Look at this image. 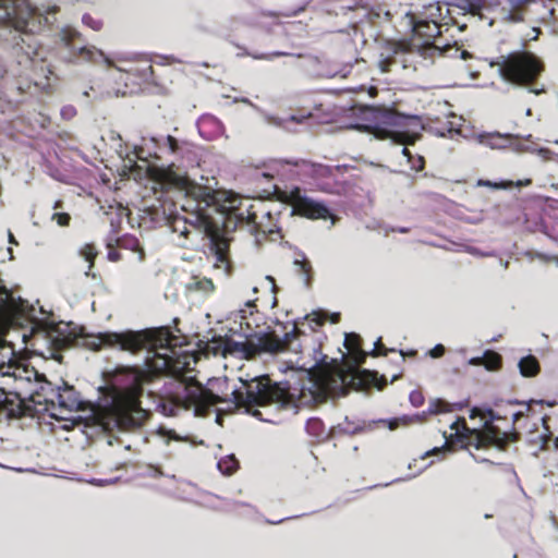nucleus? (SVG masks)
Listing matches in <instances>:
<instances>
[{"mask_svg": "<svg viewBox=\"0 0 558 558\" xmlns=\"http://www.w3.org/2000/svg\"><path fill=\"white\" fill-rule=\"evenodd\" d=\"M40 308L20 300L15 302L7 289L0 284V328L20 324L22 319L32 325V335L54 348L76 344L84 338V327L73 323L54 324L46 317L39 318ZM143 374L137 369L125 368L117 373L110 386L100 389L96 405L88 409L72 386L63 383L53 386L34 367L19 362L11 347L0 344V407L11 416H35L48 413L57 421H63L64 429L84 422L87 427L102 432H124L140 427L147 412L140 405L138 395Z\"/></svg>", "mask_w": 558, "mask_h": 558, "instance_id": "nucleus-1", "label": "nucleus"}, {"mask_svg": "<svg viewBox=\"0 0 558 558\" xmlns=\"http://www.w3.org/2000/svg\"><path fill=\"white\" fill-rule=\"evenodd\" d=\"M109 341L119 343L124 351L136 352L147 349L153 356H147L146 364L154 373H166L175 378H181L175 384V390L161 404L165 415H177L179 411H192L194 415H205L216 407L218 412H231L234 409L244 408L246 413L263 422L276 423V418L268 414L272 409L270 400L258 399L256 402L248 400L247 389L253 379L268 378V376H241V389L232 391V399L225 400L210 390L204 388L194 380L184 378L192 365L196 363L195 356L187 352L177 351L172 341L174 338L166 327L148 328L140 331L128 330L124 333L108 336Z\"/></svg>", "mask_w": 558, "mask_h": 558, "instance_id": "nucleus-2", "label": "nucleus"}, {"mask_svg": "<svg viewBox=\"0 0 558 558\" xmlns=\"http://www.w3.org/2000/svg\"><path fill=\"white\" fill-rule=\"evenodd\" d=\"M344 347L353 364H339L333 360L331 364L301 367L291 378L280 383H274L269 377L253 379L247 389L248 400L256 402L258 399H268L272 409L296 413L300 408L314 402L343 396L350 387L361 385L364 375H372L356 367L366 356L360 348L359 336L347 333Z\"/></svg>", "mask_w": 558, "mask_h": 558, "instance_id": "nucleus-3", "label": "nucleus"}, {"mask_svg": "<svg viewBox=\"0 0 558 558\" xmlns=\"http://www.w3.org/2000/svg\"><path fill=\"white\" fill-rule=\"evenodd\" d=\"M147 174L161 187H174L185 193V196L197 202L196 213L191 218L175 216L170 227L174 233L179 234L178 241L180 246H187L186 240L190 235L207 236L210 241V247L214 252L215 260L225 264L227 260V243L218 235L217 227L211 222L209 216L203 213L202 204L205 207L216 201L211 189L202 186L191 181L186 175L175 172L172 168H159L147 165Z\"/></svg>", "mask_w": 558, "mask_h": 558, "instance_id": "nucleus-4", "label": "nucleus"}, {"mask_svg": "<svg viewBox=\"0 0 558 558\" xmlns=\"http://www.w3.org/2000/svg\"><path fill=\"white\" fill-rule=\"evenodd\" d=\"M56 11V7L36 8L28 0H0V25L24 35L14 46L20 65L27 68L45 60L44 51L32 34L38 32L43 24L50 23L49 15Z\"/></svg>", "mask_w": 558, "mask_h": 558, "instance_id": "nucleus-5", "label": "nucleus"}, {"mask_svg": "<svg viewBox=\"0 0 558 558\" xmlns=\"http://www.w3.org/2000/svg\"><path fill=\"white\" fill-rule=\"evenodd\" d=\"M359 122L349 128L373 133L378 140H390L396 144L411 145L421 134L423 125L415 116H404L393 110L375 107L353 109Z\"/></svg>", "mask_w": 558, "mask_h": 558, "instance_id": "nucleus-6", "label": "nucleus"}, {"mask_svg": "<svg viewBox=\"0 0 558 558\" xmlns=\"http://www.w3.org/2000/svg\"><path fill=\"white\" fill-rule=\"evenodd\" d=\"M412 23L414 36L422 38L423 43L387 41L379 52L378 66L383 73L391 71L396 64H401L403 69L412 66L416 56L424 58L430 51L435 50L433 40L440 35V26L434 21H418Z\"/></svg>", "mask_w": 558, "mask_h": 558, "instance_id": "nucleus-7", "label": "nucleus"}, {"mask_svg": "<svg viewBox=\"0 0 558 558\" xmlns=\"http://www.w3.org/2000/svg\"><path fill=\"white\" fill-rule=\"evenodd\" d=\"M481 417L483 421L482 427L469 428L463 417L457 418L450 425L452 433L450 437L454 436L460 441H466L468 445L474 446L476 449L494 446L502 449L508 441V434L500 432L495 427L492 422L495 415L492 410L486 412L474 408L471 410L470 418Z\"/></svg>", "mask_w": 558, "mask_h": 558, "instance_id": "nucleus-8", "label": "nucleus"}, {"mask_svg": "<svg viewBox=\"0 0 558 558\" xmlns=\"http://www.w3.org/2000/svg\"><path fill=\"white\" fill-rule=\"evenodd\" d=\"M298 331L295 328L291 332H287L283 339L278 336L263 335L245 341L229 340L225 343L223 354H231L243 359H252L260 352H279L284 350L296 351L299 344L294 343Z\"/></svg>", "mask_w": 558, "mask_h": 558, "instance_id": "nucleus-9", "label": "nucleus"}, {"mask_svg": "<svg viewBox=\"0 0 558 558\" xmlns=\"http://www.w3.org/2000/svg\"><path fill=\"white\" fill-rule=\"evenodd\" d=\"M498 66L499 73L506 82L519 86H529L543 72L542 61L527 51L502 57Z\"/></svg>", "mask_w": 558, "mask_h": 558, "instance_id": "nucleus-10", "label": "nucleus"}, {"mask_svg": "<svg viewBox=\"0 0 558 558\" xmlns=\"http://www.w3.org/2000/svg\"><path fill=\"white\" fill-rule=\"evenodd\" d=\"M282 199L291 205L292 214L310 219H331V225L336 222L335 216L330 214L323 203L305 196L299 187L286 191Z\"/></svg>", "mask_w": 558, "mask_h": 558, "instance_id": "nucleus-11", "label": "nucleus"}, {"mask_svg": "<svg viewBox=\"0 0 558 558\" xmlns=\"http://www.w3.org/2000/svg\"><path fill=\"white\" fill-rule=\"evenodd\" d=\"M248 202L250 201L246 198L229 193L226 196L222 209L230 215H234L240 220H254V215L250 211L248 207L245 206Z\"/></svg>", "mask_w": 558, "mask_h": 558, "instance_id": "nucleus-12", "label": "nucleus"}, {"mask_svg": "<svg viewBox=\"0 0 558 558\" xmlns=\"http://www.w3.org/2000/svg\"><path fill=\"white\" fill-rule=\"evenodd\" d=\"M476 143L492 149H504L509 144V135L495 133H478L474 135Z\"/></svg>", "mask_w": 558, "mask_h": 558, "instance_id": "nucleus-13", "label": "nucleus"}, {"mask_svg": "<svg viewBox=\"0 0 558 558\" xmlns=\"http://www.w3.org/2000/svg\"><path fill=\"white\" fill-rule=\"evenodd\" d=\"M78 54L85 61L95 62V63H97L99 61H104L109 66L112 65V62L110 61V59L107 58L101 50H99L95 47H81L78 49Z\"/></svg>", "mask_w": 558, "mask_h": 558, "instance_id": "nucleus-14", "label": "nucleus"}, {"mask_svg": "<svg viewBox=\"0 0 558 558\" xmlns=\"http://www.w3.org/2000/svg\"><path fill=\"white\" fill-rule=\"evenodd\" d=\"M520 374L524 377H533L539 372V364L537 360L532 356L522 357L518 363Z\"/></svg>", "mask_w": 558, "mask_h": 558, "instance_id": "nucleus-15", "label": "nucleus"}, {"mask_svg": "<svg viewBox=\"0 0 558 558\" xmlns=\"http://www.w3.org/2000/svg\"><path fill=\"white\" fill-rule=\"evenodd\" d=\"M217 466L222 474L231 475L238 470L239 462L233 454H229L221 458L218 461Z\"/></svg>", "mask_w": 558, "mask_h": 558, "instance_id": "nucleus-16", "label": "nucleus"}, {"mask_svg": "<svg viewBox=\"0 0 558 558\" xmlns=\"http://www.w3.org/2000/svg\"><path fill=\"white\" fill-rule=\"evenodd\" d=\"M80 255L84 258L85 262L88 263V265H87L88 270L85 274H86V276H89V270L92 269V267L94 265V259L97 256V251L95 250V247L92 244H85L80 250Z\"/></svg>", "mask_w": 558, "mask_h": 558, "instance_id": "nucleus-17", "label": "nucleus"}, {"mask_svg": "<svg viewBox=\"0 0 558 558\" xmlns=\"http://www.w3.org/2000/svg\"><path fill=\"white\" fill-rule=\"evenodd\" d=\"M256 310V305L253 301H247L243 308L239 310L236 313V317L240 318V324H245L250 327L251 323L247 322L248 316H252Z\"/></svg>", "mask_w": 558, "mask_h": 558, "instance_id": "nucleus-18", "label": "nucleus"}, {"mask_svg": "<svg viewBox=\"0 0 558 558\" xmlns=\"http://www.w3.org/2000/svg\"><path fill=\"white\" fill-rule=\"evenodd\" d=\"M159 435H161L166 441L168 442L169 440H174V441H180V442H185V444H191L190 441V438L186 437V436H181L179 435L175 430L173 429H168L166 427H160L159 430H158Z\"/></svg>", "mask_w": 558, "mask_h": 558, "instance_id": "nucleus-19", "label": "nucleus"}, {"mask_svg": "<svg viewBox=\"0 0 558 558\" xmlns=\"http://www.w3.org/2000/svg\"><path fill=\"white\" fill-rule=\"evenodd\" d=\"M452 410V405L442 400H435L429 405V413L433 414L447 413Z\"/></svg>", "mask_w": 558, "mask_h": 558, "instance_id": "nucleus-20", "label": "nucleus"}, {"mask_svg": "<svg viewBox=\"0 0 558 558\" xmlns=\"http://www.w3.org/2000/svg\"><path fill=\"white\" fill-rule=\"evenodd\" d=\"M483 357H484L483 365L487 369H495L499 366L500 356L497 353L486 352Z\"/></svg>", "mask_w": 558, "mask_h": 558, "instance_id": "nucleus-21", "label": "nucleus"}, {"mask_svg": "<svg viewBox=\"0 0 558 558\" xmlns=\"http://www.w3.org/2000/svg\"><path fill=\"white\" fill-rule=\"evenodd\" d=\"M512 183L511 182H492V181H488V180H478L477 181V185L478 186H487V187H493V189H506L508 186H510Z\"/></svg>", "mask_w": 558, "mask_h": 558, "instance_id": "nucleus-22", "label": "nucleus"}, {"mask_svg": "<svg viewBox=\"0 0 558 558\" xmlns=\"http://www.w3.org/2000/svg\"><path fill=\"white\" fill-rule=\"evenodd\" d=\"M60 227H65L70 222V215L65 213H54L51 217Z\"/></svg>", "mask_w": 558, "mask_h": 558, "instance_id": "nucleus-23", "label": "nucleus"}, {"mask_svg": "<svg viewBox=\"0 0 558 558\" xmlns=\"http://www.w3.org/2000/svg\"><path fill=\"white\" fill-rule=\"evenodd\" d=\"M125 331H123L122 333H124ZM113 332H107V333H102L100 335L97 339L99 340V344L96 345V349H99L100 348V344H108V345H112V347H118L120 348L121 350H123L121 348V345L119 343H116V342H112V341H109L108 339V336L109 335H112Z\"/></svg>", "mask_w": 558, "mask_h": 558, "instance_id": "nucleus-24", "label": "nucleus"}, {"mask_svg": "<svg viewBox=\"0 0 558 558\" xmlns=\"http://www.w3.org/2000/svg\"><path fill=\"white\" fill-rule=\"evenodd\" d=\"M125 331H123L122 333H124ZM113 332H107V333H102L100 335L97 339L99 340V344L96 345V349H99L100 348V344H108V345H112V347H118L120 348L121 350H123L121 348V345L119 343H116V342H112V341H109L108 339V336L109 335H112Z\"/></svg>", "mask_w": 558, "mask_h": 558, "instance_id": "nucleus-25", "label": "nucleus"}, {"mask_svg": "<svg viewBox=\"0 0 558 558\" xmlns=\"http://www.w3.org/2000/svg\"><path fill=\"white\" fill-rule=\"evenodd\" d=\"M445 353V347L442 344H437L435 345L430 351H429V356H432L433 359H437V357H440L442 354Z\"/></svg>", "mask_w": 558, "mask_h": 558, "instance_id": "nucleus-26", "label": "nucleus"}, {"mask_svg": "<svg viewBox=\"0 0 558 558\" xmlns=\"http://www.w3.org/2000/svg\"><path fill=\"white\" fill-rule=\"evenodd\" d=\"M410 401L412 402V404H414L415 407H420L422 403H423V396L421 392H417V391H413L411 395H410Z\"/></svg>", "mask_w": 558, "mask_h": 558, "instance_id": "nucleus-27", "label": "nucleus"}, {"mask_svg": "<svg viewBox=\"0 0 558 558\" xmlns=\"http://www.w3.org/2000/svg\"><path fill=\"white\" fill-rule=\"evenodd\" d=\"M166 141H167L170 151L175 153L179 148L178 141L171 135H168Z\"/></svg>", "mask_w": 558, "mask_h": 558, "instance_id": "nucleus-28", "label": "nucleus"}, {"mask_svg": "<svg viewBox=\"0 0 558 558\" xmlns=\"http://www.w3.org/2000/svg\"><path fill=\"white\" fill-rule=\"evenodd\" d=\"M60 35H61V40L65 45H69L70 40L75 35V32H73V31H62Z\"/></svg>", "mask_w": 558, "mask_h": 558, "instance_id": "nucleus-29", "label": "nucleus"}, {"mask_svg": "<svg viewBox=\"0 0 558 558\" xmlns=\"http://www.w3.org/2000/svg\"><path fill=\"white\" fill-rule=\"evenodd\" d=\"M508 1L515 7H521V5L529 4V3L533 2L534 0H508Z\"/></svg>", "mask_w": 558, "mask_h": 558, "instance_id": "nucleus-30", "label": "nucleus"}, {"mask_svg": "<svg viewBox=\"0 0 558 558\" xmlns=\"http://www.w3.org/2000/svg\"><path fill=\"white\" fill-rule=\"evenodd\" d=\"M483 7V0H474L472 3H471V10L472 11H478L481 10Z\"/></svg>", "mask_w": 558, "mask_h": 558, "instance_id": "nucleus-31", "label": "nucleus"}, {"mask_svg": "<svg viewBox=\"0 0 558 558\" xmlns=\"http://www.w3.org/2000/svg\"><path fill=\"white\" fill-rule=\"evenodd\" d=\"M483 360H484V357H483V356L472 357V359L469 361V364H471V365H475V366L483 365Z\"/></svg>", "mask_w": 558, "mask_h": 558, "instance_id": "nucleus-32", "label": "nucleus"}, {"mask_svg": "<svg viewBox=\"0 0 558 558\" xmlns=\"http://www.w3.org/2000/svg\"><path fill=\"white\" fill-rule=\"evenodd\" d=\"M74 113H75V112H74V109H73L72 107L64 108V109L62 110V114H63V116H66V117H69V118H70V117H72V116H74Z\"/></svg>", "mask_w": 558, "mask_h": 558, "instance_id": "nucleus-33", "label": "nucleus"}, {"mask_svg": "<svg viewBox=\"0 0 558 558\" xmlns=\"http://www.w3.org/2000/svg\"><path fill=\"white\" fill-rule=\"evenodd\" d=\"M537 154L544 158V159H547L548 158V155L550 154V151L548 149H545V148H541L537 150Z\"/></svg>", "mask_w": 558, "mask_h": 558, "instance_id": "nucleus-34", "label": "nucleus"}, {"mask_svg": "<svg viewBox=\"0 0 558 558\" xmlns=\"http://www.w3.org/2000/svg\"><path fill=\"white\" fill-rule=\"evenodd\" d=\"M446 449H447V447L434 448L432 451H427L423 458H425L426 456H429V454L439 453V452H441V451H444Z\"/></svg>", "mask_w": 558, "mask_h": 558, "instance_id": "nucleus-35", "label": "nucleus"}, {"mask_svg": "<svg viewBox=\"0 0 558 558\" xmlns=\"http://www.w3.org/2000/svg\"><path fill=\"white\" fill-rule=\"evenodd\" d=\"M294 264L300 267V269L304 272L307 271V264L305 262L295 260Z\"/></svg>", "mask_w": 558, "mask_h": 558, "instance_id": "nucleus-36", "label": "nucleus"}, {"mask_svg": "<svg viewBox=\"0 0 558 558\" xmlns=\"http://www.w3.org/2000/svg\"><path fill=\"white\" fill-rule=\"evenodd\" d=\"M313 315L315 316L314 320H315L318 325H322V324L324 323L325 317H323V315L317 314V313H314Z\"/></svg>", "mask_w": 558, "mask_h": 558, "instance_id": "nucleus-37", "label": "nucleus"}, {"mask_svg": "<svg viewBox=\"0 0 558 558\" xmlns=\"http://www.w3.org/2000/svg\"><path fill=\"white\" fill-rule=\"evenodd\" d=\"M162 473L155 469V468H149V476H158V475H161Z\"/></svg>", "mask_w": 558, "mask_h": 558, "instance_id": "nucleus-38", "label": "nucleus"}, {"mask_svg": "<svg viewBox=\"0 0 558 558\" xmlns=\"http://www.w3.org/2000/svg\"><path fill=\"white\" fill-rule=\"evenodd\" d=\"M142 151H143V149H142V148L136 149V150L134 151L135 157H136V159L143 160V161H145V162L147 163V160H146V159H144V158L142 157V155H141V154H142Z\"/></svg>", "mask_w": 558, "mask_h": 558, "instance_id": "nucleus-39", "label": "nucleus"}, {"mask_svg": "<svg viewBox=\"0 0 558 558\" xmlns=\"http://www.w3.org/2000/svg\"><path fill=\"white\" fill-rule=\"evenodd\" d=\"M531 93L535 94V95H539L542 93L545 92L544 87H541V88H531L530 89Z\"/></svg>", "mask_w": 558, "mask_h": 558, "instance_id": "nucleus-40", "label": "nucleus"}, {"mask_svg": "<svg viewBox=\"0 0 558 558\" xmlns=\"http://www.w3.org/2000/svg\"><path fill=\"white\" fill-rule=\"evenodd\" d=\"M143 76L147 77L149 73H151V66L147 65L145 69H143Z\"/></svg>", "mask_w": 558, "mask_h": 558, "instance_id": "nucleus-41", "label": "nucleus"}, {"mask_svg": "<svg viewBox=\"0 0 558 558\" xmlns=\"http://www.w3.org/2000/svg\"><path fill=\"white\" fill-rule=\"evenodd\" d=\"M530 184H531V180L530 179L517 182V186H523V185H530Z\"/></svg>", "mask_w": 558, "mask_h": 558, "instance_id": "nucleus-42", "label": "nucleus"}, {"mask_svg": "<svg viewBox=\"0 0 558 558\" xmlns=\"http://www.w3.org/2000/svg\"><path fill=\"white\" fill-rule=\"evenodd\" d=\"M266 280L269 281V283L271 284L272 291H275V280H274V278L270 277V276H267Z\"/></svg>", "mask_w": 558, "mask_h": 558, "instance_id": "nucleus-43", "label": "nucleus"}, {"mask_svg": "<svg viewBox=\"0 0 558 558\" xmlns=\"http://www.w3.org/2000/svg\"><path fill=\"white\" fill-rule=\"evenodd\" d=\"M397 426H398V421L397 420L389 422V428L390 429H395Z\"/></svg>", "mask_w": 558, "mask_h": 558, "instance_id": "nucleus-44", "label": "nucleus"}, {"mask_svg": "<svg viewBox=\"0 0 558 558\" xmlns=\"http://www.w3.org/2000/svg\"><path fill=\"white\" fill-rule=\"evenodd\" d=\"M521 416H523V412H517L513 414V421H518Z\"/></svg>", "mask_w": 558, "mask_h": 558, "instance_id": "nucleus-45", "label": "nucleus"}, {"mask_svg": "<svg viewBox=\"0 0 558 558\" xmlns=\"http://www.w3.org/2000/svg\"><path fill=\"white\" fill-rule=\"evenodd\" d=\"M9 242L13 243V244H16V241H15V239H14V236H13V234L11 232H9Z\"/></svg>", "mask_w": 558, "mask_h": 558, "instance_id": "nucleus-46", "label": "nucleus"}, {"mask_svg": "<svg viewBox=\"0 0 558 558\" xmlns=\"http://www.w3.org/2000/svg\"><path fill=\"white\" fill-rule=\"evenodd\" d=\"M339 320V314H332L331 322L337 323Z\"/></svg>", "mask_w": 558, "mask_h": 558, "instance_id": "nucleus-47", "label": "nucleus"}, {"mask_svg": "<svg viewBox=\"0 0 558 558\" xmlns=\"http://www.w3.org/2000/svg\"><path fill=\"white\" fill-rule=\"evenodd\" d=\"M402 154H403L404 156H407V157H409V158H410V153H409V149H408L407 147H404V148L402 149Z\"/></svg>", "mask_w": 558, "mask_h": 558, "instance_id": "nucleus-48", "label": "nucleus"}, {"mask_svg": "<svg viewBox=\"0 0 558 558\" xmlns=\"http://www.w3.org/2000/svg\"><path fill=\"white\" fill-rule=\"evenodd\" d=\"M144 258V253H143V250H140V255H138V259L142 260Z\"/></svg>", "mask_w": 558, "mask_h": 558, "instance_id": "nucleus-49", "label": "nucleus"}, {"mask_svg": "<svg viewBox=\"0 0 558 558\" xmlns=\"http://www.w3.org/2000/svg\"><path fill=\"white\" fill-rule=\"evenodd\" d=\"M380 345V339H378L377 342L375 343V350H377Z\"/></svg>", "mask_w": 558, "mask_h": 558, "instance_id": "nucleus-50", "label": "nucleus"}, {"mask_svg": "<svg viewBox=\"0 0 558 558\" xmlns=\"http://www.w3.org/2000/svg\"><path fill=\"white\" fill-rule=\"evenodd\" d=\"M418 162H420V166H418L417 169H422V167H423V159L421 157L418 158Z\"/></svg>", "mask_w": 558, "mask_h": 558, "instance_id": "nucleus-51", "label": "nucleus"}, {"mask_svg": "<svg viewBox=\"0 0 558 558\" xmlns=\"http://www.w3.org/2000/svg\"><path fill=\"white\" fill-rule=\"evenodd\" d=\"M469 252H470L471 254H476V253H477L476 248H474V247L470 248V250H469Z\"/></svg>", "mask_w": 558, "mask_h": 558, "instance_id": "nucleus-52", "label": "nucleus"}, {"mask_svg": "<svg viewBox=\"0 0 558 558\" xmlns=\"http://www.w3.org/2000/svg\"><path fill=\"white\" fill-rule=\"evenodd\" d=\"M449 131H458V129H456V128L453 126V123H451V126H450Z\"/></svg>", "mask_w": 558, "mask_h": 558, "instance_id": "nucleus-53", "label": "nucleus"}, {"mask_svg": "<svg viewBox=\"0 0 558 558\" xmlns=\"http://www.w3.org/2000/svg\"><path fill=\"white\" fill-rule=\"evenodd\" d=\"M399 231L402 232V233H405V232H408V229L401 228Z\"/></svg>", "mask_w": 558, "mask_h": 558, "instance_id": "nucleus-54", "label": "nucleus"}, {"mask_svg": "<svg viewBox=\"0 0 558 558\" xmlns=\"http://www.w3.org/2000/svg\"><path fill=\"white\" fill-rule=\"evenodd\" d=\"M531 113H532L531 109H527L526 112H525L526 116H531Z\"/></svg>", "mask_w": 558, "mask_h": 558, "instance_id": "nucleus-55", "label": "nucleus"}]
</instances>
